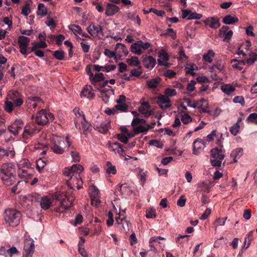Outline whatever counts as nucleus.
<instances>
[{"mask_svg": "<svg viewBox=\"0 0 257 257\" xmlns=\"http://www.w3.org/2000/svg\"><path fill=\"white\" fill-rule=\"evenodd\" d=\"M138 177L141 182L142 186H143L146 181L147 177V172H145L143 169L139 168L137 169Z\"/></svg>", "mask_w": 257, "mask_h": 257, "instance_id": "obj_34", "label": "nucleus"}, {"mask_svg": "<svg viewBox=\"0 0 257 257\" xmlns=\"http://www.w3.org/2000/svg\"><path fill=\"white\" fill-rule=\"evenodd\" d=\"M221 89L225 94H230L235 90V88L230 84H224L221 86Z\"/></svg>", "mask_w": 257, "mask_h": 257, "instance_id": "obj_36", "label": "nucleus"}, {"mask_svg": "<svg viewBox=\"0 0 257 257\" xmlns=\"http://www.w3.org/2000/svg\"><path fill=\"white\" fill-rule=\"evenodd\" d=\"M164 94L170 98V97L175 96L177 94V92L174 89L167 88L165 90Z\"/></svg>", "mask_w": 257, "mask_h": 257, "instance_id": "obj_55", "label": "nucleus"}, {"mask_svg": "<svg viewBox=\"0 0 257 257\" xmlns=\"http://www.w3.org/2000/svg\"><path fill=\"white\" fill-rule=\"evenodd\" d=\"M46 165V163L41 159L38 160L36 162V168L39 171H41Z\"/></svg>", "mask_w": 257, "mask_h": 257, "instance_id": "obj_63", "label": "nucleus"}, {"mask_svg": "<svg viewBox=\"0 0 257 257\" xmlns=\"http://www.w3.org/2000/svg\"><path fill=\"white\" fill-rule=\"evenodd\" d=\"M158 57L159 58L158 59V62L159 65L169 66L170 64L167 62L169 59V56L164 50H162L159 52Z\"/></svg>", "mask_w": 257, "mask_h": 257, "instance_id": "obj_19", "label": "nucleus"}, {"mask_svg": "<svg viewBox=\"0 0 257 257\" xmlns=\"http://www.w3.org/2000/svg\"><path fill=\"white\" fill-rule=\"evenodd\" d=\"M253 231L251 230L249 231L248 234L246 235L244 238V240L243 242V246L242 247V249H247L250 245V242L253 238Z\"/></svg>", "mask_w": 257, "mask_h": 257, "instance_id": "obj_30", "label": "nucleus"}, {"mask_svg": "<svg viewBox=\"0 0 257 257\" xmlns=\"http://www.w3.org/2000/svg\"><path fill=\"white\" fill-rule=\"evenodd\" d=\"M88 33L92 36H97L99 34H103V28L100 25H95L91 23L87 28Z\"/></svg>", "mask_w": 257, "mask_h": 257, "instance_id": "obj_18", "label": "nucleus"}, {"mask_svg": "<svg viewBox=\"0 0 257 257\" xmlns=\"http://www.w3.org/2000/svg\"><path fill=\"white\" fill-rule=\"evenodd\" d=\"M94 96V93L92 92L90 87L89 88L84 87L81 93V97H85L88 99L92 98Z\"/></svg>", "mask_w": 257, "mask_h": 257, "instance_id": "obj_31", "label": "nucleus"}, {"mask_svg": "<svg viewBox=\"0 0 257 257\" xmlns=\"http://www.w3.org/2000/svg\"><path fill=\"white\" fill-rule=\"evenodd\" d=\"M115 220L118 224H121L124 231L129 230L130 223L125 219L124 215L120 212L118 213V216L115 217Z\"/></svg>", "mask_w": 257, "mask_h": 257, "instance_id": "obj_20", "label": "nucleus"}, {"mask_svg": "<svg viewBox=\"0 0 257 257\" xmlns=\"http://www.w3.org/2000/svg\"><path fill=\"white\" fill-rule=\"evenodd\" d=\"M194 64H187V66L185 68V69L186 70V74H189L192 76H195L196 73H195V72H194Z\"/></svg>", "mask_w": 257, "mask_h": 257, "instance_id": "obj_51", "label": "nucleus"}, {"mask_svg": "<svg viewBox=\"0 0 257 257\" xmlns=\"http://www.w3.org/2000/svg\"><path fill=\"white\" fill-rule=\"evenodd\" d=\"M256 60H257V54L251 52L249 54V58L245 61V64L246 63L248 65H252Z\"/></svg>", "mask_w": 257, "mask_h": 257, "instance_id": "obj_43", "label": "nucleus"}, {"mask_svg": "<svg viewBox=\"0 0 257 257\" xmlns=\"http://www.w3.org/2000/svg\"><path fill=\"white\" fill-rule=\"evenodd\" d=\"M71 30L73 32L74 35H76L77 34H81L82 30L81 27L78 25H73L70 28Z\"/></svg>", "mask_w": 257, "mask_h": 257, "instance_id": "obj_62", "label": "nucleus"}, {"mask_svg": "<svg viewBox=\"0 0 257 257\" xmlns=\"http://www.w3.org/2000/svg\"><path fill=\"white\" fill-rule=\"evenodd\" d=\"M38 14L45 16L47 14V9L44 4L40 3L38 6Z\"/></svg>", "mask_w": 257, "mask_h": 257, "instance_id": "obj_45", "label": "nucleus"}, {"mask_svg": "<svg viewBox=\"0 0 257 257\" xmlns=\"http://www.w3.org/2000/svg\"><path fill=\"white\" fill-rule=\"evenodd\" d=\"M220 134L219 133V135H216V130H213L211 134L208 135L206 137V140L208 142H210L212 141L214 139V138L215 137H218V139H220Z\"/></svg>", "mask_w": 257, "mask_h": 257, "instance_id": "obj_60", "label": "nucleus"}, {"mask_svg": "<svg viewBox=\"0 0 257 257\" xmlns=\"http://www.w3.org/2000/svg\"><path fill=\"white\" fill-rule=\"evenodd\" d=\"M33 46L31 48V51L33 52L38 48H45L47 45L45 41H41L40 43H33Z\"/></svg>", "mask_w": 257, "mask_h": 257, "instance_id": "obj_49", "label": "nucleus"}, {"mask_svg": "<svg viewBox=\"0 0 257 257\" xmlns=\"http://www.w3.org/2000/svg\"><path fill=\"white\" fill-rule=\"evenodd\" d=\"M82 124V128L83 130V134L84 135H87V133L91 130V124L89 122L86 120V118H85V120H82L80 121Z\"/></svg>", "mask_w": 257, "mask_h": 257, "instance_id": "obj_46", "label": "nucleus"}, {"mask_svg": "<svg viewBox=\"0 0 257 257\" xmlns=\"http://www.w3.org/2000/svg\"><path fill=\"white\" fill-rule=\"evenodd\" d=\"M89 194L91 199V205L97 206L100 202L99 190L94 186H91L89 189Z\"/></svg>", "mask_w": 257, "mask_h": 257, "instance_id": "obj_11", "label": "nucleus"}, {"mask_svg": "<svg viewBox=\"0 0 257 257\" xmlns=\"http://www.w3.org/2000/svg\"><path fill=\"white\" fill-rule=\"evenodd\" d=\"M35 247L33 239L29 237H26L24 240L23 257H33Z\"/></svg>", "mask_w": 257, "mask_h": 257, "instance_id": "obj_8", "label": "nucleus"}, {"mask_svg": "<svg viewBox=\"0 0 257 257\" xmlns=\"http://www.w3.org/2000/svg\"><path fill=\"white\" fill-rule=\"evenodd\" d=\"M73 112L78 119V120H75L74 121L75 127L77 129L80 130V126L78 122V121H82V120H85V116L83 111H80L79 108H74L73 109Z\"/></svg>", "mask_w": 257, "mask_h": 257, "instance_id": "obj_22", "label": "nucleus"}, {"mask_svg": "<svg viewBox=\"0 0 257 257\" xmlns=\"http://www.w3.org/2000/svg\"><path fill=\"white\" fill-rule=\"evenodd\" d=\"M150 105L147 102H143L138 108V111L145 116H149L151 114V111L150 110Z\"/></svg>", "mask_w": 257, "mask_h": 257, "instance_id": "obj_24", "label": "nucleus"}, {"mask_svg": "<svg viewBox=\"0 0 257 257\" xmlns=\"http://www.w3.org/2000/svg\"><path fill=\"white\" fill-rule=\"evenodd\" d=\"M188 235H179L176 238V241L180 244L184 243V242L188 241Z\"/></svg>", "mask_w": 257, "mask_h": 257, "instance_id": "obj_56", "label": "nucleus"}, {"mask_svg": "<svg viewBox=\"0 0 257 257\" xmlns=\"http://www.w3.org/2000/svg\"><path fill=\"white\" fill-rule=\"evenodd\" d=\"M156 211L154 209H149L146 211V216L147 218H154L156 217Z\"/></svg>", "mask_w": 257, "mask_h": 257, "instance_id": "obj_64", "label": "nucleus"}, {"mask_svg": "<svg viewBox=\"0 0 257 257\" xmlns=\"http://www.w3.org/2000/svg\"><path fill=\"white\" fill-rule=\"evenodd\" d=\"M151 12L154 13V14L157 15L158 16H160V17H163L165 14V11H164L163 10H158L155 9L153 8H150L148 11L144 10V13L145 14H147Z\"/></svg>", "mask_w": 257, "mask_h": 257, "instance_id": "obj_44", "label": "nucleus"}, {"mask_svg": "<svg viewBox=\"0 0 257 257\" xmlns=\"http://www.w3.org/2000/svg\"><path fill=\"white\" fill-rule=\"evenodd\" d=\"M160 240H165L164 237L161 236H153L149 240V247L150 250L157 252L158 249H163L165 244H162Z\"/></svg>", "mask_w": 257, "mask_h": 257, "instance_id": "obj_10", "label": "nucleus"}, {"mask_svg": "<svg viewBox=\"0 0 257 257\" xmlns=\"http://www.w3.org/2000/svg\"><path fill=\"white\" fill-rule=\"evenodd\" d=\"M143 62L145 67L148 69H152L156 64V59L152 56L144 57Z\"/></svg>", "mask_w": 257, "mask_h": 257, "instance_id": "obj_21", "label": "nucleus"}, {"mask_svg": "<svg viewBox=\"0 0 257 257\" xmlns=\"http://www.w3.org/2000/svg\"><path fill=\"white\" fill-rule=\"evenodd\" d=\"M64 52L62 50H56L54 52L53 56L54 57L58 60H62L64 58Z\"/></svg>", "mask_w": 257, "mask_h": 257, "instance_id": "obj_52", "label": "nucleus"}, {"mask_svg": "<svg viewBox=\"0 0 257 257\" xmlns=\"http://www.w3.org/2000/svg\"><path fill=\"white\" fill-rule=\"evenodd\" d=\"M193 154L198 155L205 147V142L200 138L196 139L193 143Z\"/></svg>", "mask_w": 257, "mask_h": 257, "instance_id": "obj_16", "label": "nucleus"}, {"mask_svg": "<svg viewBox=\"0 0 257 257\" xmlns=\"http://www.w3.org/2000/svg\"><path fill=\"white\" fill-rule=\"evenodd\" d=\"M83 170V166L79 164L74 165L69 168H65L63 174L66 177H70V180L67 181L66 184L70 189H73V185L74 184L77 185L78 189L81 188L80 185L82 181L80 174Z\"/></svg>", "mask_w": 257, "mask_h": 257, "instance_id": "obj_1", "label": "nucleus"}, {"mask_svg": "<svg viewBox=\"0 0 257 257\" xmlns=\"http://www.w3.org/2000/svg\"><path fill=\"white\" fill-rule=\"evenodd\" d=\"M40 131V128L38 127L34 123H30L24 127L23 137L25 139H28L38 133Z\"/></svg>", "mask_w": 257, "mask_h": 257, "instance_id": "obj_9", "label": "nucleus"}, {"mask_svg": "<svg viewBox=\"0 0 257 257\" xmlns=\"http://www.w3.org/2000/svg\"><path fill=\"white\" fill-rule=\"evenodd\" d=\"M227 217L218 218L216 219L213 223V226L215 228V230L217 229V227L219 226H223L225 224Z\"/></svg>", "mask_w": 257, "mask_h": 257, "instance_id": "obj_48", "label": "nucleus"}, {"mask_svg": "<svg viewBox=\"0 0 257 257\" xmlns=\"http://www.w3.org/2000/svg\"><path fill=\"white\" fill-rule=\"evenodd\" d=\"M231 62H235L232 65V67L239 70H241L243 69V67L245 65V60H239L236 59L231 60Z\"/></svg>", "mask_w": 257, "mask_h": 257, "instance_id": "obj_35", "label": "nucleus"}, {"mask_svg": "<svg viewBox=\"0 0 257 257\" xmlns=\"http://www.w3.org/2000/svg\"><path fill=\"white\" fill-rule=\"evenodd\" d=\"M119 187L120 192L124 196L130 195L132 193L130 187L126 184H121Z\"/></svg>", "mask_w": 257, "mask_h": 257, "instance_id": "obj_32", "label": "nucleus"}, {"mask_svg": "<svg viewBox=\"0 0 257 257\" xmlns=\"http://www.w3.org/2000/svg\"><path fill=\"white\" fill-rule=\"evenodd\" d=\"M243 149L241 148H236L232 151L230 154V157L233 159V162L236 163L242 156Z\"/></svg>", "mask_w": 257, "mask_h": 257, "instance_id": "obj_27", "label": "nucleus"}, {"mask_svg": "<svg viewBox=\"0 0 257 257\" xmlns=\"http://www.w3.org/2000/svg\"><path fill=\"white\" fill-rule=\"evenodd\" d=\"M238 22V19L230 15L225 16L222 20V23L227 25H233Z\"/></svg>", "mask_w": 257, "mask_h": 257, "instance_id": "obj_28", "label": "nucleus"}, {"mask_svg": "<svg viewBox=\"0 0 257 257\" xmlns=\"http://www.w3.org/2000/svg\"><path fill=\"white\" fill-rule=\"evenodd\" d=\"M160 78H155L147 81V84L149 88L154 89L156 88L160 82Z\"/></svg>", "mask_w": 257, "mask_h": 257, "instance_id": "obj_42", "label": "nucleus"}, {"mask_svg": "<svg viewBox=\"0 0 257 257\" xmlns=\"http://www.w3.org/2000/svg\"><path fill=\"white\" fill-rule=\"evenodd\" d=\"M157 103L163 110L168 109L171 106L170 98L165 94L160 95L158 97Z\"/></svg>", "mask_w": 257, "mask_h": 257, "instance_id": "obj_12", "label": "nucleus"}, {"mask_svg": "<svg viewBox=\"0 0 257 257\" xmlns=\"http://www.w3.org/2000/svg\"><path fill=\"white\" fill-rule=\"evenodd\" d=\"M182 17L183 19H186L187 20H199L202 17V14H198L196 12H192L188 10H182Z\"/></svg>", "mask_w": 257, "mask_h": 257, "instance_id": "obj_17", "label": "nucleus"}, {"mask_svg": "<svg viewBox=\"0 0 257 257\" xmlns=\"http://www.w3.org/2000/svg\"><path fill=\"white\" fill-rule=\"evenodd\" d=\"M222 134H220V139H217V144L219 147L212 149L210 151V163L213 167H220L225 157V150L223 149Z\"/></svg>", "mask_w": 257, "mask_h": 257, "instance_id": "obj_4", "label": "nucleus"}, {"mask_svg": "<svg viewBox=\"0 0 257 257\" xmlns=\"http://www.w3.org/2000/svg\"><path fill=\"white\" fill-rule=\"evenodd\" d=\"M24 103V96L17 90L9 91L5 103V110L11 113L16 108L20 107Z\"/></svg>", "mask_w": 257, "mask_h": 257, "instance_id": "obj_2", "label": "nucleus"}, {"mask_svg": "<svg viewBox=\"0 0 257 257\" xmlns=\"http://www.w3.org/2000/svg\"><path fill=\"white\" fill-rule=\"evenodd\" d=\"M209 68L211 73L215 71V69H217L218 72H221L223 69V66L222 65L220 61H218L216 64L210 66Z\"/></svg>", "mask_w": 257, "mask_h": 257, "instance_id": "obj_50", "label": "nucleus"}, {"mask_svg": "<svg viewBox=\"0 0 257 257\" xmlns=\"http://www.w3.org/2000/svg\"><path fill=\"white\" fill-rule=\"evenodd\" d=\"M131 50L132 53L137 55H141L143 51L141 50L139 41L133 43L131 47Z\"/></svg>", "mask_w": 257, "mask_h": 257, "instance_id": "obj_37", "label": "nucleus"}, {"mask_svg": "<svg viewBox=\"0 0 257 257\" xmlns=\"http://www.w3.org/2000/svg\"><path fill=\"white\" fill-rule=\"evenodd\" d=\"M152 128V126H151L149 125H148L147 127L140 125L139 126L134 127V132L135 134H138L139 133H145L148 132L149 130L151 129Z\"/></svg>", "mask_w": 257, "mask_h": 257, "instance_id": "obj_40", "label": "nucleus"}, {"mask_svg": "<svg viewBox=\"0 0 257 257\" xmlns=\"http://www.w3.org/2000/svg\"><path fill=\"white\" fill-rule=\"evenodd\" d=\"M54 197L56 200L60 202V206L55 208L57 212H63L68 210L72 205L75 200L73 195H69V193L65 191H57L54 194Z\"/></svg>", "mask_w": 257, "mask_h": 257, "instance_id": "obj_3", "label": "nucleus"}, {"mask_svg": "<svg viewBox=\"0 0 257 257\" xmlns=\"http://www.w3.org/2000/svg\"><path fill=\"white\" fill-rule=\"evenodd\" d=\"M26 103L29 108H36L37 107H41L43 101L39 97L30 96L26 100Z\"/></svg>", "mask_w": 257, "mask_h": 257, "instance_id": "obj_13", "label": "nucleus"}, {"mask_svg": "<svg viewBox=\"0 0 257 257\" xmlns=\"http://www.w3.org/2000/svg\"><path fill=\"white\" fill-rule=\"evenodd\" d=\"M126 62L127 64L131 66H141V63L138 58L136 56H132L131 58L127 59Z\"/></svg>", "mask_w": 257, "mask_h": 257, "instance_id": "obj_38", "label": "nucleus"}, {"mask_svg": "<svg viewBox=\"0 0 257 257\" xmlns=\"http://www.w3.org/2000/svg\"><path fill=\"white\" fill-rule=\"evenodd\" d=\"M54 119V117L52 113L46 109H42L37 113L35 121L39 125H44L49 121H52Z\"/></svg>", "mask_w": 257, "mask_h": 257, "instance_id": "obj_7", "label": "nucleus"}, {"mask_svg": "<svg viewBox=\"0 0 257 257\" xmlns=\"http://www.w3.org/2000/svg\"><path fill=\"white\" fill-rule=\"evenodd\" d=\"M108 123H101L100 126L98 127V131L102 134H106L109 129Z\"/></svg>", "mask_w": 257, "mask_h": 257, "instance_id": "obj_59", "label": "nucleus"}, {"mask_svg": "<svg viewBox=\"0 0 257 257\" xmlns=\"http://www.w3.org/2000/svg\"><path fill=\"white\" fill-rule=\"evenodd\" d=\"M4 219L9 226L15 227L19 225L21 218V213L14 209L7 208L4 212Z\"/></svg>", "mask_w": 257, "mask_h": 257, "instance_id": "obj_5", "label": "nucleus"}, {"mask_svg": "<svg viewBox=\"0 0 257 257\" xmlns=\"http://www.w3.org/2000/svg\"><path fill=\"white\" fill-rule=\"evenodd\" d=\"M66 143L65 142L63 138L60 137L54 136L52 140V145L51 146L53 152L56 154H62L64 152V149L68 148L70 146L68 136L66 138Z\"/></svg>", "mask_w": 257, "mask_h": 257, "instance_id": "obj_6", "label": "nucleus"}, {"mask_svg": "<svg viewBox=\"0 0 257 257\" xmlns=\"http://www.w3.org/2000/svg\"><path fill=\"white\" fill-rule=\"evenodd\" d=\"M204 24L208 25L212 29H216L220 25V22L217 18L214 17H210L204 21Z\"/></svg>", "mask_w": 257, "mask_h": 257, "instance_id": "obj_23", "label": "nucleus"}, {"mask_svg": "<svg viewBox=\"0 0 257 257\" xmlns=\"http://www.w3.org/2000/svg\"><path fill=\"white\" fill-rule=\"evenodd\" d=\"M52 204L50 199L47 196L41 197L40 200V206L44 210L49 209Z\"/></svg>", "mask_w": 257, "mask_h": 257, "instance_id": "obj_29", "label": "nucleus"}, {"mask_svg": "<svg viewBox=\"0 0 257 257\" xmlns=\"http://www.w3.org/2000/svg\"><path fill=\"white\" fill-rule=\"evenodd\" d=\"M214 53L212 50H209L208 52L204 54L203 56V59L209 63H211L213 58L214 57Z\"/></svg>", "mask_w": 257, "mask_h": 257, "instance_id": "obj_41", "label": "nucleus"}, {"mask_svg": "<svg viewBox=\"0 0 257 257\" xmlns=\"http://www.w3.org/2000/svg\"><path fill=\"white\" fill-rule=\"evenodd\" d=\"M128 106L125 103L117 104L115 105L116 110H119L122 112H126L128 109Z\"/></svg>", "mask_w": 257, "mask_h": 257, "instance_id": "obj_58", "label": "nucleus"}, {"mask_svg": "<svg viewBox=\"0 0 257 257\" xmlns=\"http://www.w3.org/2000/svg\"><path fill=\"white\" fill-rule=\"evenodd\" d=\"M246 120L249 122L257 124V113H250L247 117Z\"/></svg>", "mask_w": 257, "mask_h": 257, "instance_id": "obj_53", "label": "nucleus"}, {"mask_svg": "<svg viewBox=\"0 0 257 257\" xmlns=\"http://www.w3.org/2000/svg\"><path fill=\"white\" fill-rule=\"evenodd\" d=\"M1 176L16 175L15 168L12 163H4L1 168Z\"/></svg>", "mask_w": 257, "mask_h": 257, "instance_id": "obj_15", "label": "nucleus"}, {"mask_svg": "<svg viewBox=\"0 0 257 257\" xmlns=\"http://www.w3.org/2000/svg\"><path fill=\"white\" fill-rule=\"evenodd\" d=\"M240 128L239 124H238V123H236L233 125H232L230 128V132L233 136H236L238 133L239 132V130Z\"/></svg>", "mask_w": 257, "mask_h": 257, "instance_id": "obj_61", "label": "nucleus"}, {"mask_svg": "<svg viewBox=\"0 0 257 257\" xmlns=\"http://www.w3.org/2000/svg\"><path fill=\"white\" fill-rule=\"evenodd\" d=\"M119 10V8L112 4H108L106 6L105 15L107 16H111L116 14Z\"/></svg>", "mask_w": 257, "mask_h": 257, "instance_id": "obj_25", "label": "nucleus"}, {"mask_svg": "<svg viewBox=\"0 0 257 257\" xmlns=\"http://www.w3.org/2000/svg\"><path fill=\"white\" fill-rule=\"evenodd\" d=\"M105 170L108 174L115 175L117 172L115 166L112 165L109 161H107L106 163Z\"/></svg>", "mask_w": 257, "mask_h": 257, "instance_id": "obj_33", "label": "nucleus"}, {"mask_svg": "<svg viewBox=\"0 0 257 257\" xmlns=\"http://www.w3.org/2000/svg\"><path fill=\"white\" fill-rule=\"evenodd\" d=\"M142 67L139 66L137 69H133L131 70V76L139 77L142 74Z\"/></svg>", "mask_w": 257, "mask_h": 257, "instance_id": "obj_54", "label": "nucleus"}, {"mask_svg": "<svg viewBox=\"0 0 257 257\" xmlns=\"http://www.w3.org/2000/svg\"><path fill=\"white\" fill-rule=\"evenodd\" d=\"M115 48L116 50H119L120 51H121L122 53L124 55H126L128 53L127 50L125 47V46L121 43H117L116 45Z\"/></svg>", "mask_w": 257, "mask_h": 257, "instance_id": "obj_57", "label": "nucleus"}, {"mask_svg": "<svg viewBox=\"0 0 257 257\" xmlns=\"http://www.w3.org/2000/svg\"><path fill=\"white\" fill-rule=\"evenodd\" d=\"M1 179L7 186H11L16 182V175L1 176Z\"/></svg>", "mask_w": 257, "mask_h": 257, "instance_id": "obj_26", "label": "nucleus"}, {"mask_svg": "<svg viewBox=\"0 0 257 257\" xmlns=\"http://www.w3.org/2000/svg\"><path fill=\"white\" fill-rule=\"evenodd\" d=\"M30 42V39L27 37L20 36L18 38V43L20 48V52L23 54L27 55V48Z\"/></svg>", "mask_w": 257, "mask_h": 257, "instance_id": "obj_14", "label": "nucleus"}, {"mask_svg": "<svg viewBox=\"0 0 257 257\" xmlns=\"http://www.w3.org/2000/svg\"><path fill=\"white\" fill-rule=\"evenodd\" d=\"M161 36H169L173 40L176 39L177 37L176 33L175 32L174 29L172 28L167 29L165 33L161 34Z\"/></svg>", "mask_w": 257, "mask_h": 257, "instance_id": "obj_47", "label": "nucleus"}, {"mask_svg": "<svg viewBox=\"0 0 257 257\" xmlns=\"http://www.w3.org/2000/svg\"><path fill=\"white\" fill-rule=\"evenodd\" d=\"M104 79V76L102 73L99 72L96 73L94 76L93 75L92 77L90 79L92 84H94L96 82H100Z\"/></svg>", "mask_w": 257, "mask_h": 257, "instance_id": "obj_39", "label": "nucleus"}]
</instances>
